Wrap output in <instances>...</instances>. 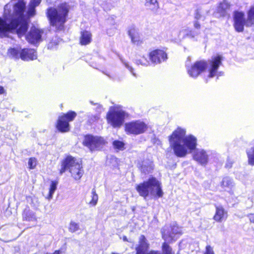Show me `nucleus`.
I'll return each instance as SVG.
<instances>
[{
    "label": "nucleus",
    "mask_w": 254,
    "mask_h": 254,
    "mask_svg": "<svg viewBox=\"0 0 254 254\" xmlns=\"http://www.w3.org/2000/svg\"><path fill=\"white\" fill-rule=\"evenodd\" d=\"M228 217V212L221 205H215V213L213 219L217 222L225 221Z\"/></svg>",
    "instance_id": "dca6fc26"
},
{
    "label": "nucleus",
    "mask_w": 254,
    "mask_h": 254,
    "mask_svg": "<svg viewBox=\"0 0 254 254\" xmlns=\"http://www.w3.org/2000/svg\"><path fill=\"white\" fill-rule=\"evenodd\" d=\"M144 5L151 10L154 12H156L159 8L157 0H145Z\"/></svg>",
    "instance_id": "a878e982"
},
{
    "label": "nucleus",
    "mask_w": 254,
    "mask_h": 254,
    "mask_svg": "<svg viewBox=\"0 0 254 254\" xmlns=\"http://www.w3.org/2000/svg\"><path fill=\"white\" fill-rule=\"evenodd\" d=\"M92 41V34L90 31H83L80 34V45H86L89 44Z\"/></svg>",
    "instance_id": "4be33fe9"
},
{
    "label": "nucleus",
    "mask_w": 254,
    "mask_h": 254,
    "mask_svg": "<svg viewBox=\"0 0 254 254\" xmlns=\"http://www.w3.org/2000/svg\"><path fill=\"white\" fill-rule=\"evenodd\" d=\"M221 186L226 190L227 189L232 188L233 186V183L229 177H226L223 179L221 183Z\"/></svg>",
    "instance_id": "7c9ffc66"
},
{
    "label": "nucleus",
    "mask_w": 254,
    "mask_h": 254,
    "mask_svg": "<svg viewBox=\"0 0 254 254\" xmlns=\"http://www.w3.org/2000/svg\"><path fill=\"white\" fill-rule=\"evenodd\" d=\"M68 9V5L65 3H62L57 8H51L48 9L47 15L50 24L57 30L64 29Z\"/></svg>",
    "instance_id": "20e7f679"
},
{
    "label": "nucleus",
    "mask_w": 254,
    "mask_h": 254,
    "mask_svg": "<svg viewBox=\"0 0 254 254\" xmlns=\"http://www.w3.org/2000/svg\"><path fill=\"white\" fill-rule=\"evenodd\" d=\"M76 116L74 112L70 111L59 117L57 122V128L62 132H65L69 130V122L73 120Z\"/></svg>",
    "instance_id": "1a4fd4ad"
},
{
    "label": "nucleus",
    "mask_w": 254,
    "mask_h": 254,
    "mask_svg": "<svg viewBox=\"0 0 254 254\" xmlns=\"http://www.w3.org/2000/svg\"><path fill=\"white\" fill-rule=\"evenodd\" d=\"M98 200V196L96 193L95 189H93L92 190V199L90 201L89 203L93 206H95L97 204Z\"/></svg>",
    "instance_id": "f704fd0d"
},
{
    "label": "nucleus",
    "mask_w": 254,
    "mask_h": 254,
    "mask_svg": "<svg viewBox=\"0 0 254 254\" xmlns=\"http://www.w3.org/2000/svg\"><path fill=\"white\" fill-rule=\"evenodd\" d=\"M61 40L55 37L48 44V48L49 49H54L60 42Z\"/></svg>",
    "instance_id": "473e14b6"
},
{
    "label": "nucleus",
    "mask_w": 254,
    "mask_h": 254,
    "mask_svg": "<svg viewBox=\"0 0 254 254\" xmlns=\"http://www.w3.org/2000/svg\"><path fill=\"white\" fill-rule=\"evenodd\" d=\"M20 58L23 61L33 60L37 58V54L33 49H23L20 54Z\"/></svg>",
    "instance_id": "412c9836"
},
{
    "label": "nucleus",
    "mask_w": 254,
    "mask_h": 254,
    "mask_svg": "<svg viewBox=\"0 0 254 254\" xmlns=\"http://www.w3.org/2000/svg\"><path fill=\"white\" fill-rule=\"evenodd\" d=\"M125 65L130 70V71L132 73V74L134 76H135V74L133 72V68L129 66V65L127 63H125Z\"/></svg>",
    "instance_id": "a19ab883"
},
{
    "label": "nucleus",
    "mask_w": 254,
    "mask_h": 254,
    "mask_svg": "<svg viewBox=\"0 0 254 254\" xmlns=\"http://www.w3.org/2000/svg\"><path fill=\"white\" fill-rule=\"evenodd\" d=\"M246 26L248 27L254 26V7H252L247 13Z\"/></svg>",
    "instance_id": "bb28decb"
},
{
    "label": "nucleus",
    "mask_w": 254,
    "mask_h": 254,
    "mask_svg": "<svg viewBox=\"0 0 254 254\" xmlns=\"http://www.w3.org/2000/svg\"><path fill=\"white\" fill-rule=\"evenodd\" d=\"M65 251V250L64 248H61L60 250L55 251L53 254H62L63 253H64Z\"/></svg>",
    "instance_id": "58836bf2"
},
{
    "label": "nucleus",
    "mask_w": 254,
    "mask_h": 254,
    "mask_svg": "<svg viewBox=\"0 0 254 254\" xmlns=\"http://www.w3.org/2000/svg\"><path fill=\"white\" fill-rule=\"evenodd\" d=\"M7 3L4 8V20L0 17V37L6 35L7 32L16 29L19 36L23 35L28 29V11L26 12V2H16L12 6Z\"/></svg>",
    "instance_id": "f257e3e1"
},
{
    "label": "nucleus",
    "mask_w": 254,
    "mask_h": 254,
    "mask_svg": "<svg viewBox=\"0 0 254 254\" xmlns=\"http://www.w3.org/2000/svg\"><path fill=\"white\" fill-rule=\"evenodd\" d=\"M232 162L230 160H228L227 162V163L226 164V167H228V168H229V167H231L232 166Z\"/></svg>",
    "instance_id": "37998d69"
},
{
    "label": "nucleus",
    "mask_w": 254,
    "mask_h": 254,
    "mask_svg": "<svg viewBox=\"0 0 254 254\" xmlns=\"http://www.w3.org/2000/svg\"><path fill=\"white\" fill-rule=\"evenodd\" d=\"M249 218L251 222L254 223V214H251Z\"/></svg>",
    "instance_id": "a18cd8bd"
},
{
    "label": "nucleus",
    "mask_w": 254,
    "mask_h": 254,
    "mask_svg": "<svg viewBox=\"0 0 254 254\" xmlns=\"http://www.w3.org/2000/svg\"><path fill=\"white\" fill-rule=\"evenodd\" d=\"M193 158L201 164H206L208 161V155L204 150L197 149L194 152Z\"/></svg>",
    "instance_id": "aec40b11"
},
{
    "label": "nucleus",
    "mask_w": 254,
    "mask_h": 254,
    "mask_svg": "<svg viewBox=\"0 0 254 254\" xmlns=\"http://www.w3.org/2000/svg\"><path fill=\"white\" fill-rule=\"evenodd\" d=\"M123 240L124 241H128V240H127V238L126 236H124L123 238Z\"/></svg>",
    "instance_id": "09e8293b"
},
{
    "label": "nucleus",
    "mask_w": 254,
    "mask_h": 254,
    "mask_svg": "<svg viewBox=\"0 0 254 254\" xmlns=\"http://www.w3.org/2000/svg\"><path fill=\"white\" fill-rule=\"evenodd\" d=\"M28 166L30 169H33L37 165V160L35 158H31L28 161Z\"/></svg>",
    "instance_id": "e433bc0d"
},
{
    "label": "nucleus",
    "mask_w": 254,
    "mask_h": 254,
    "mask_svg": "<svg viewBox=\"0 0 254 254\" xmlns=\"http://www.w3.org/2000/svg\"><path fill=\"white\" fill-rule=\"evenodd\" d=\"M248 157V163L251 165H254V146L247 151Z\"/></svg>",
    "instance_id": "c85d7f7f"
},
{
    "label": "nucleus",
    "mask_w": 254,
    "mask_h": 254,
    "mask_svg": "<svg viewBox=\"0 0 254 254\" xmlns=\"http://www.w3.org/2000/svg\"><path fill=\"white\" fill-rule=\"evenodd\" d=\"M203 254H214L213 248L209 245L207 246Z\"/></svg>",
    "instance_id": "4c0bfd02"
},
{
    "label": "nucleus",
    "mask_w": 254,
    "mask_h": 254,
    "mask_svg": "<svg viewBox=\"0 0 254 254\" xmlns=\"http://www.w3.org/2000/svg\"><path fill=\"white\" fill-rule=\"evenodd\" d=\"M113 145L115 149L123 150L124 149L125 144L123 142L118 140H115L113 142Z\"/></svg>",
    "instance_id": "72a5a7b5"
},
{
    "label": "nucleus",
    "mask_w": 254,
    "mask_h": 254,
    "mask_svg": "<svg viewBox=\"0 0 254 254\" xmlns=\"http://www.w3.org/2000/svg\"><path fill=\"white\" fill-rule=\"evenodd\" d=\"M222 58L220 56H216L212 57L211 60L209 61L210 68L209 69V77H213L216 75V72L218 67L221 64Z\"/></svg>",
    "instance_id": "f3484780"
},
{
    "label": "nucleus",
    "mask_w": 254,
    "mask_h": 254,
    "mask_svg": "<svg viewBox=\"0 0 254 254\" xmlns=\"http://www.w3.org/2000/svg\"><path fill=\"white\" fill-rule=\"evenodd\" d=\"M22 219L24 221H36L37 219L35 213L29 209H25L22 213Z\"/></svg>",
    "instance_id": "5701e85b"
},
{
    "label": "nucleus",
    "mask_w": 254,
    "mask_h": 254,
    "mask_svg": "<svg viewBox=\"0 0 254 254\" xmlns=\"http://www.w3.org/2000/svg\"><path fill=\"white\" fill-rule=\"evenodd\" d=\"M59 183V180L58 178L55 179H49L45 183L46 185L48 188V193L45 196V198L50 200L53 197V195L57 189Z\"/></svg>",
    "instance_id": "4468645a"
},
{
    "label": "nucleus",
    "mask_w": 254,
    "mask_h": 254,
    "mask_svg": "<svg viewBox=\"0 0 254 254\" xmlns=\"http://www.w3.org/2000/svg\"><path fill=\"white\" fill-rule=\"evenodd\" d=\"M83 144L87 146L91 151L99 150L103 148L107 142L101 136L86 135L84 137Z\"/></svg>",
    "instance_id": "0eeeda50"
},
{
    "label": "nucleus",
    "mask_w": 254,
    "mask_h": 254,
    "mask_svg": "<svg viewBox=\"0 0 254 254\" xmlns=\"http://www.w3.org/2000/svg\"><path fill=\"white\" fill-rule=\"evenodd\" d=\"M230 4L226 0H224L220 3L218 7V11L219 12L224 15L225 12L230 8Z\"/></svg>",
    "instance_id": "cd10ccee"
},
{
    "label": "nucleus",
    "mask_w": 254,
    "mask_h": 254,
    "mask_svg": "<svg viewBox=\"0 0 254 254\" xmlns=\"http://www.w3.org/2000/svg\"><path fill=\"white\" fill-rule=\"evenodd\" d=\"M151 61L154 64H159L167 58V54L162 50H156L149 54Z\"/></svg>",
    "instance_id": "2eb2a0df"
},
{
    "label": "nucleus",
    "mask_w": 254,
    "mask_h": 254,
    "mask_svg": "<svg viewBox=\"0 0 254 254\" xmlns=\"http://www.w3.org/2000/svg\"><path fill=\"white\" fill-rule=\"evenodd\" d=\"M135 190L144 199H146L149 196L160 198L163 197L164 194L161 182L154 177L136 184Z\"/></svg>",
    "instance_id": "7ed1b4c3"
},
{
    "label": "nucleus",
    "mask_w": 254,
    "mask_h": 254,
    "mask_svg": "<svg viewBox=\"0 0 254 254\" xmlns=\"http://www.w3.org/2000/svg\"><path fill=\"white\" fill-rule=\"evenodd\" d=\"M165 241L162 245V254H175V253L173 252L172 248Z\"/></svg>",
    "instance_id": "2f4dec72"
},
{
    "label": "nucleus",
    "mask_w": 254,
    "mask_h": 254,
    "mask_svg": "<svg viewBox=\"0 0 254 254\" xmlns=\"http://www.w3.org/2000/svg\"><path fill=\"white\" fill-rule=\"evenodd\" d=\"M125 127L127 132L133 134L142 133L146 129V125L139 121L126 124Z\"/></svg>",
    "instance_id": "9d476101"
},
{
    "label": "nucleus",
    "mask_w": 254,
    "mask_h": 254,
    "mask_svg": "<svg viewBox=\"0 0 254 254\" xmlns=\"http://www.w3.org/2000/svg\"><path fill=\"white\" fill-rule=\"evenodd\" d=\"M194 26L196 29H199L200 28V24L197 22H195L194 24Z\"/></svg>",
    "instance_id": "49530a36"
},
{
    "label": "nucleus",
    "mask_w": 254,
    "mask_h": 254,
    "mask_svg": "<svg viewBox=\"0 0 254 254\" xmlns=\"http://www.w3.org/2000/svg\"><path fill=\"white\" fill-rule=\"evenodd\" d=\"M147 254H162L160 252L155 251H151L149 253Z\"/></svg>",
    "instance_id": "c03bdc74"
},
{
    "label": "nucleus",
    "mask_w": 254,
    "mask_h": 254,
    "mask_svg": "<svg viewBox=\"0 0 254 254\" xmlns=\"http://www.w3.org/2000/svg\"><path fill=\"white\" fill-rule=\"evenodd\" d=\"M136 63L137 64H140L141 65H147L148 64H149V62L148 61H146L145 62H143L142 61H141V60H137L136 61Z\"/></svg>",
    "instance_id": "ea45409f"
},
{
    "label": "nucleus",
    "mask_w": 254,
    "mask_h": 254,
    "mask_svg": "<svg viewBox=\"0 0 254 254\" xmlns=\"http://www.w3.org/2000/svg\"><path fill=\"white\" fill-rule=\"evenodd\" d=\"M154 169L153 162L151 161H144L141 168L142 173L149 174L152 173Z\"/></svg>",
    "instance_id": "b1692460"
},
{
    "label": "nucleus",
    "mask_w": 254,
    "mask_h": 254,
    "mask_svg": "<svg viewBox=\"0 0 254 254\" xmlns=\"http://www.w3.org/2000/svg\"><path fill=\"white\" fill-rule=\"evenodd\" d=\"M149 245L144 236L141 235L139 239L138 245L136 248V254H147Z\"/></svg>",
    "instance_id": "a211bd4d"
},
{
    "label": "nucleus",
    "mask_w": 254,
    "mask_h": 254,
    "mask_svg": "<svg viewBox=\"0 0 254 254\" xmlns=\"http://www.w3.org/2000/svg\"><path fill=\"white\" fill-rule=\"evenodd\" d=\"M7 54L8 56L11 58L18 59L20 58V53L19 52V51L17 49L10 48L8 49Z\"/></svg>",
    "instance_id": "c756f323"
},
{
    "label": "nucleus",
    "mask_w": 254,
    "mask_h": 254,
    "mask_svg": "<svg viewBox=\"0 0 254 254\" xmlns=\"http://www.w3.org/2000/svg\"><path fill=\"white\" fill-rule=\"evenodd\" d=\"M206 67L207 64L205 62H196L190 68L188 69V72L190 76L192 77H196L206 69Z\"/></svg>",
    "instance_id": "9b49d317"
},
{
    "label": "nucleus",
    "mask_w": 254,
    "mask_h": 254,
    "mask_svg": "<svg viewBox=\"0 0 254 254\" xmlns=\"http://www.w3.org/2000/svg\"><path fill=\"white\" fill-rule=\"evenodd\" d=\"M46 254H50V253H46Z\"/></svg>",
    "instance_id": "8fccbe9b"
},
{
    "label": "nucleus",
    "mask_w": 254,
    "mask_h": 254,
    "mask_svg": "<svg viewBox=\"0 0 254 254\" xmlns=\"http://www.w3.org/2000/svg\"><path fill=\"white\" fill-rule=\"evenodd\" d=\"M41 0H31L28 8L29 16H34L36 13L35 7L41 2Z\"/></svg>",
    "instance_id": "393cba45"
},
{
    "label": "nucleus",
    "mask_w": 254,
    "mask_h": 254,
    "mask_svg": "<svg viewBox=\"0 0 254 254\" xmlns=\"http://www.w3.org/2000/svg\"><path fill=\"white\" fill-rule=\"evenodd\" d=\"M128 34L131 39V42L133 44L136 45H139L141 44L142 40L138 31L134 26H131L129 27L128 30Z\"/></svg>",
    "instance_id": "6ab92c4d"
},
{
    "label": "nucleus",
    "mask_w": 254,
    "mask_h": 254,
    "mask_svg": "<svg viewBox=\"0 0 254 254\" xmlns=\"http://www.w3.org/2000/svg\"><path fill=\"white\" fill-rule=\"evenodd\" d=\"M184 129L178 128L169 136L170 146L175 154L179 157H184L194 150L197 145V139L192 135H186Z\"/></svg>",
    "instance_id": "f03ea898"
},
{
    "label": "nucleus",
    "mask_w": 254,
    "mask_h": 254,
    "mask_svg": "<svg viewBox=\"0 0 254 254\" xmlns=\"http://www.w3.org/2000/svg\"><path fill=\"white\" fill-rule=\"evenodd\" d=\"M162 238L166 242L175 241L182 234V228L173 223L170 226H165L161 230Z\"/></svg>",
    "instance_id": "423d86ee"
},
{
    "label": "nucleus",
    "mask_w": 254,
    "mask_h": 254,
    "mask_svg": "<svg viewBox=\"0 0 254 254\" xmlns=\"http://www.w3.org/2000/svg\"><path fill=\"white\" fill-rule=\"evenodd\" d=\"M246 20L245 14L242 12L236 11L234 14V26L235 30L239 32L244 30V26L246 25Z\"/></svg>",
    "instance_id": "ddd939ff"
},
{
    "label": "nucleus",
    "mask_w": 254,
    "mask_h": 254,
    "mask_svg": "<svg viewBox=\"0 0 254 254\" xmlns=\"http://www.w3.org/2000/svg\"><path fill=\"white\" fill-rule=\"evenodd\" d=\"M43 33V30L33 27L31 28L30 32L26 36V39L29 43L36 44L42 41V35Z\"/></svg>",
    "instance_id": "f8f14e48"
},
{
    "label": "nucleus",
    "mask_w": 254,
    "mask_h": 254,
    "mask_svg": "<svg viewBox=\"0 0 254 254\" xmlns=\"http://www.w3.org/2000/svg\"><path fill=\"white\" fill-rule=\"evenodd\" d=\"M6 93L5 90L4 89V87L0 86V95L1 94H4Z\"/></svg>",
    "instance_id": "79ce46f5"
},
{
    "label": "nucleus",
    "mask_w": 254,
    "mask_h": 254,
    "mask_svg": "<svg viewBox=\"0 0 254 254\" xmlns=\"http://www.w3.org/2000/svg\"><path fill=\"white\" fill-rule=\"evenodd\" d=\"M3 176H0V185L2 184L4 181L2 179Z\"/></svg>",
    "instance_id": "de8ad7c7"
},
{
    "label": "nucleus",
    "mask_w": 254,
    "mask_h": 254,
    "mask_svg": "<svg viewBox=\"0 0 254 254\" xmlns=\"http://www.w3.org/2000/svg\"><path fill=\"white\" fill-rule=\"evenodd\" d=\"M78 162L75 158L71 156H67L62 162L61 167L60 169V173L74 174L79 175V170L76 168Z\"/></svg>",
    "instance_id": "6e6552de"
},
{
    "label": "nucleus",
    "mask_w": 254,
    "mask_h": 254,
    "mask_svg": "<svg viewBox=\"0 0 254 254\" xmlns=\"http://www.w3.org/2000/svg\"><path fill=\"white\" fill-rule=\"evenodd\" d=\"M126 115L125 112L120 108H112L107 115V122L114 127H119L124 123Z\"/></svg>",
    "instance_id": "39448f33"
},
{
    "label": "nucleus",
    "mask_w": 254,
    "mask_h": 254,
    "mask_svg": "<svg viewBox=\"0 0 254 254\" xmlns=\"http://www.w3.org/2000/svg\"><path fill=\"white\" fill-rule=\"evenodd\" d=\"M78 229V225L77 223L71 221L69 226V230L71 232H74Z\"/></svg>",
    "instance_id": "c9c22d12"
}]
</instances>
